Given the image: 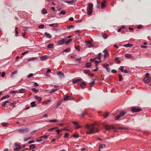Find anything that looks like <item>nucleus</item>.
Here are the masks:
<instances>
[{"instance_id":"nucleus-1","label":"nucleus","mask_w":151,"mask_h":151,"mask_svg":"<svg viewBox=\"0 0 151 151\" xmlns=\"http://www.w3.org/2000/svg\"><path fill=\"white\" fill-rule=\"evenodd\" d=\"M95 124H96L93 123L91 124H87L86 125L85 128L87 130L86 132L87 134H90L99 132L98 129H95V127L94 126Z\"/></svg>"},{"instance_id":"nucleus-2","label":"nucleus","mask_w":151,"mask_h":151,"mask_svg":"<svg viewBox=\"0 0 151 151\" xmlns=\"http://www.w3.org/2000/svg\"><path fill=\"white\" fill-rule=\"evenodd\" d=\"M93 4L92 3L88 4V6L87 8V13L88 15H91L93 12Z\"/></svg>"},{"instance_id":"nucleus-3","label":"nucleus","mask_w":151,"mask_h":151,"mask_svg":"<svg viewBox=\"0 0 151 151\" xmlns=\"http://www.w3.org/2000/svg\"><path fill=\"white\" fill-rule=\"evenodd\" d=\"M18 131L20 133H26L29 132V130L28 128H21L18 130Z\"/></svg>"},{"instance_id":"nucleus-4","label":"nucleus","mask_w":151,"mask_h":151,"mask_svg":"<svg viewBox=\"0 0 151 151\" xmlns=\"http://www.w3.org/2000/svg\"><path fill=\"white\" fill-rule=\"evenodd\" d=\"M105 128L106 130H110L111 129H113L114 131H116V129L113 126L111 125H106Z\"/></svg>"},{"instance_id":"nucleus-5","label":"nucleus","mask_w":151,"mask_h":151,"mask_svg":"<svg viewBox=\"0 0 151 151\" xmlns=\"http://www.w3.org/2000/svg\"><path fill=\"white\" fill-rule=\"evenodd\" d=\"M142 110L141 109H138L135 107H133L131 109V111L133 113L138 112Z\"/></svg>"},{"instance_id":"nucleus-6","label":"nucleus","mask_w":151,"mask_h":151,"mask_svg":"<svg viewBox=\"0 0 151 151\" xmlns=\"http://www.w3.org/2000/svg\"><path fill=\"white\" fill-rule=\"evenodd\" d=\"M67 40V38H63L60 40H59L58 42V45H61L65 43V42Z\"/></svg>"},{"instance_id":"nucleus-7","label":"nucleus","mask_w":151,"mask_h":151,"mask_svg":"<svg viewBox=\"0 0 151 151\" xmlns=\"http://www.w3.org/2000/svg\"><path fill=\"white\" fill-rule=\"evenodd\" d=\"M14 145L16 147L13 149L14 150L18 151V150L21 149L22 148V147H21L19 145L17 144V143H14Z\"/></svg>"},{"instance_id":"nucleus-8","label":"nucleus","mask_w":151,"mask_h":151,"mask_svg":"<svg viewBox=\"0 0 151 151\" xmlns=\"http://www.w3.org/2000/svg\"><path fill=\"white\" fill-rule=\"evenodd\" d=\"M77 0H71L70 1H64L65 2L67 3L68 4H72L75 3L77 1Z\"/></svg>"},{"instance_id":"nucleus-9","label":"nucleus","mask_w":151,"mask_h":151,"mask_svg":"<svg viewBox=\"0 0 151 151\" xmlns=\"http://www.w3.org/2000/svg\"><path fill=\"white\" fill-rule=\"evenodd\" d=\"M102 66L105 68L107 71L108 72H109L110 71V69L109 68V64H106V65H105V64H103L102 65Z\"/></svg>"},{"instance_id":"nucleus-10","label":"nucleus","mask_w":151,"mask_h":151,"mask_svg":"<svg viewBox=\"0 0 151 151\" xmlns=\"http://www.w3.org/2000/svg\"><path fill=\"white\" fill-rule=\"evenodd\" d=\"M64 99L65 101L72 100L73 99V98H70V96H69L65 95L64 97Z\"/></svg>"},{"instance_id":"nucleus-11","label":"nucleus","mask_w":151,"mask_h":151,"mask_svg":"<svg viewBox=\"0 0 151 151\" xmlns=\"http://www.w3.org/2000/svg\"><path fill=\"white\" fill-rule=\"evenodd\" d=\"M151 79V78L149 77H145L143 78V81L147 83L150 81Z\"/></svg>"},{"instance_id":"nucleus-12","label":"nucleus","mask_w":151,"mask_h":151,"mask_svg":"<svg viewBox=\"0 0 151 151\" xmlns=\"http://www.w3.org/2000/svg\"><path fill=\"white\" fill-rule=\"evenodd\" d=\"M103 52L104 53V58H105L106 57H107L109 55L108 52L107 51V50L106 49H105L103 51Z\"/></svg>"},{"instance_id":"nucleus-13","label":"nucleus","mask_w":151,"mask_h":151,"mask_svg":"<svg viewBox=\"0 0 151 151\" xmlns=\"http://www.w3.org/2000/svg\"><path fill=\"white\" fill-rule=\"evenodd\" d=\"M81 82V79H74L73 80V82L74 83H77L79 82Z\"/></svg>"},{"instance_id":"nucleus-14","label":"nucleus","mask_w":151,"mask_h":151,"mask_svg":"<svg viewBox=\"0 0 151 151\" xmlns=\"http://www.w3.org/2000/svg\"><path fill=\"white\" fill-rule=\"evenodd\" d=\"M47 59V56L46 55H44L40 57V59L41 60L43 61Z\"/></svg>"},{"instance_id":"nucleus-15","label":"nucleus","mask_w":151,"mask_h":151,"mask_svg":"<svg viewBox=\"0 0 151 151\" xmlns=\"http://www.w3.org/2000/svg\"><path fill=\"white\" fill-rule=\"evenodd\" d=\"M26 90L25 89L22 88L19 90H18V93H24L26 91Z\"/></svg>"},{"instance_id":"nucleus-16","label":"nucleus","mask_w":151,"mask_h":151,"mask_svg":"<svg viewBox=\"0 0 151 151\" xmlns=\"http://www.w3.org/2000/svg\"><path fill=\"white\" fill-rule=\"evenodd\" d=\"M101 8L102 9H104L106 7V2L105 0H104L103 2H101Z\"/></svg>"},{"instance_id":"nucleus-17","label":"nucleus","mask_w":151,"mask_h":151,"mask_svg":"<svg viewBox=\"0 0 151 151\" xmlns=\"http://www.w3.org/2000/svg\"><path fill=\"white\" fill-rule=\"evenodd\" d=\"M44 35L48 38H51L52 37L51 35L50 34L47 32H45Z\"/></svg>"},{"instance_id":"nucleus-18","label":"nucleus","mask_w":151,"mask_h":151,"mask_svg":"<svg viewBox=\"0 0 151 151\" xmlns=\"http://www.w3.org/2000/svg\"><path fill=\"white\" fill-rule=\"evenodd\" d=\"M105 145L104 144H101L100 145L99 147V151H102L101 150L105 148Z\"/></svg>"},{"instance_id":"nucleus-19","label":"nucleus","mask_w":151,"mask_h":151,"mask_svg":"<svg viewBox=\"0 0 151 151\" xmlns=\"http://www.w3.org/2000/svg\"><path fill=\"white\" fill-rule=\"evenodd\" d=\"M91 65V64L90 62H88L86 63L85 67L87 68H89Z\"/></svg>"},{"instance_id":"nucleus-20","label":"nucleus","mask_w":151,"mask_h":151,"mask_svg":"<svg viewBox=\"0 0 151 151\" xmlns=\"http://www.w3.org/2000/svg\"><path fill=\"white\" fill-rule=\"evenodd\" d=\"M133 45L132 44L130 43H128L127 44L124 45L123 46L124 47H131L133 46Z\"/></svg>"},{"instance_id":"nucleus-21","label":"nucleus","mask_w":151,"mask_h":151,"mask_svg":"<svg viewBox=\"0 0 151 151\" xmlns=\"http://www.w3.org/2000/svg\"><path fill=\"white\" fill-rule=\"evenodd\" d=\"M126 113V112L125 111H122L120 113L119 115L121 117L124 115Z\"/></svg>"},{"instance_id":"nucleus-22","label":"nucleus","mask_w":151,"mask_h":151,"mask_svg":"<svg viewBox=\"0 0 151 151\" xmlns=\"http://www.w3.org/2000/svg\"><path fill=\"white\" fill-rule=\"evenodd\" d=\"M101 35L104 38V39H106L108 37L107 35L105 33H102L101 34Z\"/></svg>"},{"instance_id":"nucleus-23","label":"nucleus","mask_w":151,"mask_h":151,"mask_svg":"<svg viewBox=\"0 0 151 151\" xmlns=\"http://www.w3.org/2000/svg\"><path fill=\"white\" fill-rule=\"evenodd\" d=\"M58 122V120L56 119H50L48 121V122Z\"/></svg>"},{"instance_id":"nucleus-24","label":"nucleus","mask_w":151,"mask_h":151,"mask_svg":"<svg viewBox=\"0 0 151 151\" xmlns=\"http://www.w3.org/2000/svg\"><path fill=\"white\" fill-rule=\"evenodd\" d=\"M36 146L34 144L31 145L29 146V148L30 150L31 149H33L36 148Z\"/></svg>"},{"instance_id":"nucleus-25","label":"nucleus","mask_w":151,"mask_h":151,"mask_svg":"<svg viewBox=\"0 0 151 151\" xmlns=\"http://www.w3.org/2000/svg\"><path fill=\"white\" fill-rule=\"evenodd\" d=\"M34 97L38 101H40L41 100V97H38L37 96H34Z\"/></svg>"},{"instance_id":"nucleus-26","label":"nucleus","mask_w":151,"mask_h":151,"mask_svg":"<svg viewBox=\"0 0 151 151\" xmlns=\"http://www.w3.org/2000/svg\"><path fill=\"white\" fill-rule=\"evenodd\" d=\"M125 57L129 59H130L132 57V56L131 55L129 54H126L125 55Z\"/></svg>"},{"instance_id":"nucleus-27","label":"nucleus","mask_w":151,"mask_h":151,"mask_svg":"<svg viewBox=\"0 0 151 151\" xmlns=\"http://www.w3.org/2000/svg\"><path fill=\"white\" fill-rule=\"evenodd\" d=\"M42 13L43 14H45L47 13V12L46 9L44 8L42 10Z\"/></svg>"},{"instance_id":"nucleus-28","label":"nucleus","mask_w":151,"mask_h":151,"mask_svg":"<svg viewBox=\"0 0 151 151\" xmlns=\"http://www.w3.org/2000/svg\"><path fill=\"white\" fill-rule=\"evenodd\" d=\"M95 79H92V81H91L90 83L89 84L91 85H93L95 83Z\"/></svg>"},{"instance_id":"nucleus-29","label":"nucleus","mask_w":151,"mask_h":151,"mask_svg":"<svg viewBox=\"0 0 151 151\" xmlns=\"http://www.w3.org/2000/svg\"><path fill=\"white\" fill-rule=\"evenodd\" d=\"M9 97V96L8 95H6L2 97L1 99V100H3L6 99L8 98Z\"/></svg>"},{"instance_id":"nucleus-30","label":"nucleus","mask_w":151,"mask_h":151,"mask_svg":"<svg viewBox=\"0 0 151 151\" xmlns=\"http://www.w3.org/2000/svg\"><path fill=\"white\" fill-rule=\"evenodd\" d=\"M31 107H34L36 106V105L35 103V101H32L31 103Z\"/></svg>"},{"instance_id":"nucleus-31","label":"nucleus","mask_w":151,"mask_h":151,"mask_svg":"<svg viewBox=\"0 0 151 151\" xmlns=\"http://www.w3.org/2000/svg\"><path fill=\"white\" fill-rule=\"evenodd\" d=\"M48 137V136L47 135H45L43 136H40L39 137L40 138H44L45 139H47Z\"/></svg>"},{"instance_id":"nucleus-32","label":"nucleus","mask_w":151,"mask_h":151,"mask_svg":"<svg viewBox=\"0 0 151 151\" xmlns=\"http://www.w3.org/2000/svg\"><path fill=\"white\" fill-rule=\"evenodd\" d=\"M57 74L58 75L60 76H64V74L60 71L57 72Z\"/></svg>"},{"instance_id":"nucleus-33","label":"nucleus","mask_w":151,"mask_h":151,"mask_svg":"<svg viewBox=\"0 0 151 151\" xmlns=\"http://www.w3.org/2000/svg\"><path fill=\"white\" fill-rule=\"evenodd\" d=\"M54 46V45L52 44H49L47 46V47L48 48H52Z\"/></svg>"},{"instance_id":"nucleus-34","label":"nucleus","mask_w":151,"mask_h":151,"mask_svg":"<svg viewBox=\"0 0 151 151\" xmlns=\"http://www.w3.org/2000/svg\"><path fill=\"white\" fill-rule=\"evenodd\" d=\"M16 104V102H13L10 103V106H13V107H14L15 106V105Z\"/></svg>"},{"instance_id":"nucleus-35","label":"nucleus","mask_w":151,"mask_h":151,"mask_svg":"<svg viewBox=\"0 0 151 151\" xmlns=\"http://www.w3.org/2000/svg\"><path fill=\"white\" fill-rule=\"evenodd\" d=\"M72 40V39H70L68 40H67H67H66V41L65 42V43L67 44V45H68V44L69 43L71 42V41Z\"/></svg>"},{"instance_id":"nucleus-36","label":"nucleus","mask_w":151,"mask_h":151,"mask_svg":"<svg viewBox=\"0 0 151 151\" xmlns=\"http://www.w3.org/2000/svg\"><path fill=\"white\" fill-rule=\"evenodd\" d=\"M17 27H16L15 29V34H16V36H18V32L17 31Z\"/></svg>"},{"instance_id":"nucleus-37","label":"nucleus","mask_w":151,"mask_h":151,"mask_svg":"<svg viewBox=\"0 0 151 151\" xmlns=\"http://www.w3.org/2000/svg\"><path fill=\"white\" fill-rule=\"evenodd\" d=\"M114 60H115L116 61V62H117V63H118V64H119V63H120V61L119 60V58H118V57L114 59Z\"/></svg>"},{"instance_id":"nucleus-38","label":"nucleus","mask_w":151,"mask_h":151,"mask_svg":"<svg viewBox=\"0 0 151 151\" xmlns=\"http://www.w3.org/2000/svg\"><path fill=\"white\" fill-rule=\"evenodd\" d=\"M49 26L50 27L53 26V27H57V24L56 23H54L52 24H49Z\"/></svg>"},{"instance_id":"nucleus-39","label":"nucleus","mask_w":151,"mask_h":151,"mask_svg":"<svg viewBox=\"0 0 151 151\" xmlns=\"http://www.w3.org/2000/svg\"><path fill=\"white\" fill-rule=\"evenodd\" d=\"M32 90L33 92H34L35 93H37L39 91V90H38L36 89L35 88H32Z\"/></svg>"},{"instance_id":"nucleus-40","label":"nucleus","mask_w":151,"mask_h":151,"mask_svg":"<svg viewBox=\"0 0 151 151\" xmlns=\"http://www.w3.org/2000/svg\"><path fill=\"white\" fill-rule=\"evenodd\" d=\"M58 90L57 89H54V88L52 89L51 90V91L50 92V93H52L58 91Z\"/></svg>"},{"instance_id":"nucleus-41","label":"nucleus","mask_w":151,"mask_h":151,"mask_svg":"<svg viewBox=\"0 0 151 151\" xmlns=\"http://www.w3.org/2000/svg\"><path fill=\"white\" fill-rule=\"evenodd\" d=\"M45 26L43 24H41L39 26V29H43L44 28Z\"/></svg>"},{"instance_id":"nucleus-42","label":"nucleus","mask_w":151,"mask_h":151,"mask_svg":"<svg viewBox=\"0 0 151 151\" xmlns=\"http://www.w3.org/2000/svg\"><path fill=\"white\" fill-rule=\"evenodd\" d=\"M66 13V11L65 10L61 11L59 13V14H64Z\"/></svg>"},{"instance_id":"nucleus-43","label":"nucleus","mask_w":151,"mask_h":151,"mask_svg":"<svg viewBox=\"0 0 151 151\" xmlns=\"http://www.w3.org/2000/svg\"><path fill=\"white\" fill-rule=\"evenodd\" d=\"M83 71L84 73L85 74H88L89 72L90 71L89 70H83Z\"/></svg>"},{"instance_id":"nucleus-44","label":"nucleus","mask_w":151,"mask_h":151,"mask_svg":"<svg viewBox=\"0 0 151 151\" xmlns=\"http://www.w3.org/2000/svg\"><path fill=\"white\" fill-rule=\"evenodd\" d=\"M18 91H10V93H11V94H13V93H18Z\"/></svg>"},{"instance_id":"nucleus-45","label":"nucleus","mask_w":151,"mask_h":151,"mask_svg":"<svg viewBox=\"0 0 151 151\" xmlns=\"http://www.w3.org/2000/svg\"><path fill=\"white\" fill-rule=\"evenodd\" d=\"M137 28L139 29H141L143 28V26L142 25H137Z\"/></svg>"},{"instance_id":"nucleus-46","label":"nucleus","mask_w":151,"mask_h":151,"mask_svg":"<svg viewBox=\"0 0 151 151\" xmlns=\"http://www.w3.org/2000/svg\"><path fill=\"white\" fill-rule=\"evenodd\" d=\"M119 81H121L123 79V78L122 77V76L121 75H119Z\"/></svg>"},{"instance_id":"nucleus-47","label":"nucleus","mask_w":151,"mask_h":151,"mask_svg":"<svg viewBox=\"0 0 151 151\" xmlns=\"http://www.w3.org/2000/svg\"><path fill=\"white\" fill-rule=\"evenodd\" d=\"M75 48L78 51H79L80 50V49L79 48V46L75 47Z\"/></svg>"},{"instance_id":"nucleus-48","label":"nucleus","mask_w":151,"mask_h":151,"mask_svg":"<svg viewBox=\"0 0 151 151\" xmlns=\"http://www.w3.org/2000/svg\"><path fill=\"white\" fill-rule=\"evenodd\" d=\"M7 124V123L6 122H4V123H2L1 124V125L2 126H6Z\"/></svg>"},{"instance_id":"nucleus-49","label":"nucleus","mask_w":151,"mask_h":151,"mask_svg":"<svg viewBox=\"0 0 151 151\" xmlns=\"http://www.w3.org/2000/svg\"><path fill=\"white\" fill-rule=\"evenodd\" d=\"M63 129H62L61 130H55V132L57 133L58 134H59L60 132Z\"/></svg>"},{"instance_id":"nucleus-50","label":"nucleus","mask_w":151,"mask_h":151,"mask_svg":"<svg viewBox=\"0 0 151 151\" xmlns=\"http://www.w3.org/2000/svg\"><path fill=\"white\" fill-rule=\"evenodd\" d=\"M101 53H99L98 54V57L97 58L98 59H101Z\"/></svg>"},{"instance_id":"nucleus-51","label":"nucleus","mask_w":151,"mask_h":151,"mask_svg":"<svg viewBox=\"0 0 151 151\" xmlns=\"http://www.w3.org/2000/svg\"><path fill=\"white\" fill-rule=\"evenodd\" d=\"M31 139V137H29L28 138H25L24 139V141L25 142H26V141H28V140H29L30 139Z\"/></svg>"},{"instance_id":"nucleus-52","label":"nucleus","mask_w":151,"mask_h":151,"mask_svg":"<svg viewBox=\"0 0 151 151\" xmlns=\"http://www.w3.org/2000/svg\"><path fill=\"white\" fill-rule=\"evenodd\" d=\"M17 70H16L15 71H14L13 73H12L11 75V77H13V75L15 73H17Z\"/></svg>"},{"instance_id":"nucleus-53","label":"nucleus","mask_w":151,"mask_h":151,"mask_svg":"<svg viewBox=\"0 0 151 151\" xmlns=\"http://www.w3.org/2000/svg\"><path fill=\"white\" fill-rule=\"evenodd\" d=\"M88 74L90 76L92 77L93 76V73H91L90 71L89 72V73Z\"/></svg>"},{"instance_id":"nucleus-54","label":"nucleus","mask_w":151,"mask_h":151,"mask_svg":"<svg viewBox=\"0 0 151 151\" xmlns=\"http://www.w3.org/2000/svg\"><path fill=\"white\" fill-rule=\"evenodd\" d=\"M73 136L75 138H78L79 137V136L78 134H75L73 135Z\"/></svg>"},{"instance_id":"nucleus-55","label":"nucleus","mask_w":151,"mask_h":151,"mask_svg":"<svg viewBox=\"0 0 151 151\" xmlns=\"http://www.w3.org/2000/svg\"><path fill=\"white\" fill-rule=\"evenodd\" d=\"M69 50V49H68V48H67L65 50H64L63 51V52H68Z\"/></svg>"},{"instance_id":"nucleus-56","label":"nucleus","mask_w":151,"mask_h":151,"mask_svg":"<svg viewBox=\"0 0 151 151\" xmlns=\"http://www.w3.org/2000/svg\"><path fill=\"white\" fill-rule=\"evenodd\" d=\"M119 69L120 70H121V71L122 72H123V67L122 66H121L120 67H119Z\"/></svg>"},{"instance_id":"nucleus-57","label":"nucleus","mask_w":151,"mask_h":151,"mask_svg":"<svg viewBox=\"0 0 151 151\" xmlns=\"http://www.w3.org/2000/svg\"><path fill=\"white\" fill-rule=\"evenodd\" d=\"M74 27V26L73 25H69V26H67V28L68 29H69L70 28L72 27Z\"/></svg>"},{"instance_id":"nucleus-58","label":"nucleus","mask_w":151,"mask_h":151,"mask_svg":"<svg viewBox=\"0 0 151 151\" xmlns=\"http://www.w3.org/2000/svg\"><path fill=\"white\" fill-rule=\"evenodd\" d=\"M97 58H96L92 59L91 58L90 59V61L91 62H95V60L96 59H97Z\"/></svg>"},{"instance_id":"nucleus-59","label":"nucleus","mask_w":151,"mask_h":151,"mask_svg":"<svg viewBox=\"0 0 151 151\" xmlns=\"http://www.w3.org/2000/svg\"><path fill=\"white\" fill-rule=\"evenodd\" d=\"M34 142H35V140H34L30 141L28 142V144H31L32 143Z\"/></svg>"},{"instance_id":"nucleus-60","label":"nucleus","mask_w":151,"mask_h":151,"mask_svg":"<svg viewBox=\"0 0 151 151\" xmlns=\"http://www.w3.org/2000/svg\"><path fill=\"white\" fill-rule=\"evenodd\" d=\"M120 117H121V116L119 114L118 115H117L116 116L115 119L116 120H118Z\"/></svg>"},{"instance_id":"nucleus-61","label":"nucleus","mask_w":151,"mask_h":151,"mask_svg":"<svg viewBox=\"0 0 151 151\" xmlns=\"http://www.w3.org/2000/svg\"><path fill=\"white\" fill-rule=\"evenodd\" d=\"M86 112H83L81 114L82 116V117L83 116H84L86 115Z\"/></svg>"},{"instance_id":"nucleus-62","label":"nucleus","mask_w":151,"mask_h":151,"mask_svg":"<svg viewBox=\"0 0 151 151\" xmlns=\"http://www.w3.org/2000/svg\"><path fill=\"white\" fill-rule=\"evenodd\" d=\"M35 59H36V58H31L30 59H29L28 60V61H31V60H33Z\"/></svg>"},{"instance_id":"nucleus-63","label":"nucleus","mask_w":151,"mask_h":151,"mask_svg":"<svg viewBox=\"0 0 151 151\" xmlns=\"http://www.w3.org/2000/svg\"><path fill=\"white\" fill-rule=\"evenodd\" d=\"M28 52H29L28 51H25V52L22 53V55H24L26 54H27Z\"/></svg>"},{"instance_id":"nucleus-64","label":"nucleus","mask_w":151,"mask_h":151,"mask_svg":"<svg viewBox=\"0 0 151 151\" xmlns=\"http://www.w3.org/2000/svg\"><path fill=\"white\" fill-rule=\"evenodd\" d=\"M109 116V114L108 113H106L104 115V118H106Z\"/></svg>"}]
</instances>
